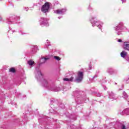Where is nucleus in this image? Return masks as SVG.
Here are the masks:
<instances>
[{
  "mask_svg": "<svg viewBox=\"0 0 129 129\" xmlns=\"http://www.w3.org/2000/svg\"><path fill=\"white\" fill-rule=\"evenodd\" d=\"M126 83H129V79L127 81H126Z\"/></svg>",
  "mask_w": 129,
  "mask_h": 129,
  "instance_id": "obj_21",
  "label": "nucleus"
},
{
  "mask_svg": "<svg viewBox=\"0 0 129 129\" xmlns=\"http://www.w3.org/2000/svg\"><path fill=\"white\" fill-rule=\"evenodd\" d=\"M96 19V17H92L91 19V22L93 24V26H97L98 28L99 29H101V27H102V25H103V23L100 21H94V20Z\"/></svg>",
  "mask_w": 129,
  "mask_h": 129,
  "instance_id": "obj_1",
  "label": "nucleus"
},
{
  "mask_svg": "<svg viewBox=\"0 0 129 129\" xmlns=\"http://www.w3.org/2000/svg\"><path fill=\"white\" fill-rule=\"evenodd\" d=\"M50 59V57H41V61H42V63H45L47 60H49Z\"/></svg>",
  "mask_w": 129,
  "mask_h": 129,
  "instance_id": "obj_10",
  "label": "nucleus"
},
{
  "mask_svg": "<svg viewBox=\"0 0 129 129\" xmlns=\"http://www.w3.org/2000/svg\"><path fill=\"white\" fill-rule=\"evenodd\" d=\"M108 72L109 73H110V74H112V73H110V72H111V70H109L108 71Z\"/></svg>",
  "mask_w": 129,
  "mask_h": 129,
  "instance_id": "obj_18",
  "label": "nucleus"
},
{
  "mask_svg": "<svg viewBox=\"0 0 129 129\" xmlns=\"http://www.w3.org/2000/svg\"><path fill=\"white\" fill-rule=\"evenodd\" d=\"M121 129H126L125 128V125H124V124L122 125Z\"/></svg>",
  "mask_w": 129,
  "mask_h": 129,
  "instance_id": "obj_17",
  "label": "nucleus"
},
{
  "mask_svg": "<svg viewBox=\"0 0 129 129\" xmlns=\"http://www.w3.org/2000/svg\"><path fill=\"white\" fill-rule=\"evenodd\" d=\"M115 31H118V30H120V31H124V30H126V28L123 26V23H120L118 25L116 26L115 27Z\"/></svg>",
  "mask_w": 129,
  "mask_h": 129,
  "instance_id": "obj_4",
  "label": "nucleus"
},
{
  "mask_svg": "<svg viewBox=\"0 0 129 129\" xmlns=\"http://www.w3.org/2000/svg\"><path fill=\"white\" fill-rule=\"evenodd\" d=\"M126 60L128 62H129V57H128L127 58H126Z\"/></svg>",
  "mask_w": 129,
  "mask_h": 129,
  "instance_id": "obj_22",
  "label": "nucleus"
},
{
  "mask_svg": "<svg viewBox=\"0 0 129 129\" xmlns=\"http://www.w3.org/2000/svg\"><path fill=\"white\" fill-rule=\"evenodd\" d=\"M26 11H28V9H27L26 10Z\"/></svg>",
  "mask_w": 129,
  "mask_h": 129,
  "instance_id": "obj_25",
  "label": "nucleus"
},
{
  "mask_svg": "<svg viewBox=\"0 0 129 129\" xmlns=\"http://www.w3.org/2000/svg\"><path fill=\"white\" fill-rule=\"evenodd\" d=\"M121 57L122 58H124L126 56H127V52H126L125 51L123 50L122 52L120 53Z\"/></svg>",
  "mask_w": 129,
  "mask_h": 129,
  "instance_id": "obj_9",
  "label": "nucleus"
},
{
  "mask_svg": "<svg viewBox=\"0 0 129 129\" xmlns=\"http://www.w3.org/2000/svg\"><path fill=\"white\" fill-rule=\"evenodd\" d=\"M82 79H83V73L79 72L78 73V76L76 78V81H77V82H81Z\"/></svg>",
  "mask_w": 129,
  "mask_h": 129,
  "instance_id": "obj_5",
  "label": "nucleus"
},
{
  "mask_svg": "<svg viewBox=\"0 0 129 129\" xmlns=\"http://www.w3.org/2000/svg\"><path fill=\"white\" fill-rule=\"evenodd\" d=\"M40 22V25L42 26L43 25L44 26H46V27H48L49 26V23H48V21L47 20V18H44L43 17H41L40 18V20H39Z\"/></svg>",
  "mask_w": 129,
  "mask_h": 129,
  "instance_id": "obj_3",
  "label": "nucleus"
},
{
  "mask_svg": "<svg viewBox=\"0 0 129 129\" xmlns=\"http://www.w3.org/2000/svg\"><path fill=\"white\" fill-rule=\"evenodd\" d=\"M47 44H46V46H49V40H47Z\"/></svg>",
  "mask_w": 129,
  "mask_h": 129,
  "instance_id": "obj_19",
  "label": "nucleus"
},
{
  "mask_svg": "<svg viewBox=\"0 0 129 129\" xmlns=\"http://www.w3.org/2000/svg\"><path fill=\"white\" fill-rule=\"evenodd\" d=\"M60 18H61V17H58V19H60Z\"/></svg>",
  "mask_w": 129,
  "mask_h": 129,
  "instance_id": "obj_26",
  "label": "nucleus"
},
{
  "mask_svg": "<svg viewBox=\"0 0 129 129\" xmlns=\"http://www.w3.org/2000/svg\"><path fill=\"white\" fill-rule=\"evenodd\" d=\"M28 64H29L30 66H33V65L35 64V62H34V61L30 60L28 61Z\"/></svg>",
  "mask_w": 129,
  "mask_h": 129,
  "instance_id": "obj_12",
  "label": "nucleus"
},
{
  "mask_svg": "<svg viewBox=\"0 0 129 129\" xmlns=\"http://www.w3.org/2000/svg\"><path fill=\"white\" fill-rule=\"evenodd\" d=\"M50 9V3L47 2L44 4L41 7V12L44 13V14H46V13H48L49 12V10Z\"/></svg>",
  "mask_w": 129,
  "mask_h": 129,
  "instance_id": "obj_2",
  "label": "nucleus"
},
{
  "mask_svg": "<svg viewBox=\"0 0 129 129\" xmlns=\"http://www.w3.org/2000/svg\"><path fill=\"white\" fill-rule=\"evenodd\" d=\"M123 48L124 50H127L129 51V42H124Z\"/></svg>",
  "mask_w": 129,
  "mask_h": 129,
  "instance_id": "obj_7",
  "label": "nucleus"
},
{
  "mask_svg": "<svg viewBox=\"0 0 129 129\" xmlns=\"http://www.w3.org/2000/svg\"><path fill=\"white\" fill-rule=\"evenodd\" d=\"M105 89V90H106V89Z\"/></svg>",
  "mask_w": 129,
  "mask_h": 129,
  "instance_id": "obj_27",
  "label": "nucleus"
},
{
  "mask_svg": "<svg viewBox=\"0 0 129 129\" xmlns=\"http://www.w3.org/2000/svg\"><path fill=\"white\" fill-rule=\"evenodd\" d=\"M118 42H119V43H121V39L118 40Z\"/></svg>",
  "mask_w": 129,
  "mask_h": 129,
  "instance_id": "obj_20",
  "label": "nucleus"
},
{
  "mask_svg": "<svg viewBox=\"0 0 129 129\" xmlns=\"http://www.w3.org/2000/svg\"><path fill=\"white\" fill-rule=\"evenodd\" d=\"M43 84H45V85H46L48 84V81L46 80H43Z\"/></svg>",
  "mask_w": 129,
  "mask_h": 129,
  "instance_id": "obj_16",
  "label": "nucleus"
},
{
  "mask_svg": "<svg viewBox=\"0 0 129 129\" xmlns=\"http://www.w3.org/2000/svg\"><path fill=\"white\" fill-rule=\"evenodd\" d=\"M37 78H39V77H42V73L41 71H39L37 72V74L36 75Z\"/></svg>",
  "mask_w": 129,
  "mask_h": 129,
  "instance_id": "obj_11",
  "label": "nucleus"
},
{
  "mask_svg": "<svg viewBox=\"0 0 129 129\" xmlns=\"http://www.w3.org/2000/svg\"><path fill=\"white\" fill-rule=\"evenodd\" d=\"M53 58H54V59L56 60V61H60V60H61V58H60V57H59L58 56H54Z\"/></svg>",
  "mask_w": 129,
  "mask_h": 129,
  "instance_id": "obj_13",
  "label": "nucleus"
},
{
  "mask_svg": "<svg viewBox=\"0 0 129 129\" xmlns=\"http://www.w3.org/2000/svg\"><path fill=\"white\" fill-rule=\"evenodd\" d=\"M10 72H13V73H14L15 72L16 70L14 68H11L10 69Z\"/></svg>",
  "mask_w": 129,
  "mask_h": 129,
  "instance_id": "obj_15",
  "label": "nucleus"
},
{
  "mask_svg": "<svg viewBox=\"0 0 129 129\" xmlns=\"http://www.w3.org/2000/svg\"><path fill=\"white\" fill-rule=\"evenodd\" d=\"M90 69H91V66H90Z\"/></svg>",
  "mask_w": 129,
  "mask_h": 129,
  "instance_id": "obj_23",
  "label": "nucleus"
},
{
  "mask_svg": "<svg viewBox=\"0 0 129 129\" xmlns=\"http://www.w3.org/2000/svg\"><path fill=\"white\" fill-rule=\"evenodd\" d=\"M63 80L64 81L72 82L74 80V77L72 76L70 78H64Z\"/></svg>",
  "mask_w": 129,
  "mask_h": 129,
  "instance_id": "obj_8",
  "label": "nucleus"
},
{
  "mask_svg": "<svg viewBox=\"0 0 129 129\" xmlns=\"http://www.w3.org/2000/svg\"><path fill=\"white\" fill-rule=\"evenodd\" d=\"M123 96L124 98H126V97H127V95H126V93H125V92L123 93Z\"/></svg>",
  "mask_w": 129,
  "mask_h": 129,
  "instance_id": "obj_14",
  "label": "nucleus"
},
{
  "mask_svg": "<svg viewBox=\"0 0 129 129\" xmlns=\"http://www.w3.org/2000/svg\"><path fill=\"white\" fill-rule=\"evenodd\" d=\"M66 9H58L54 11V14H57L58 15H63L66 12Z\"/></svg>",
  "mask_w": 129,
  "mask_h": 129,
  "instance_id": "obj_6",
  "label": "nucleus"
},
{
  "mask_svg": "<svg viewBox=\"0 0 129 129\" xmlns=\"http://www.w3.org/2000/svg\"><path fill=\"white\" fill-rule=\"evenodd\" d=\"M117 35H120V33H117Z\"/></svg>",
  "mask_w": 129,
  "mask_h": 129,
  "instance_id": "obj_24",
  "label": "nucleus"
}]
</instances>
